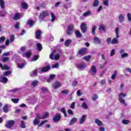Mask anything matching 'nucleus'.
<instances>
[{
	"label": "nucleus",
	"instance_id": "cd10ccee",
	"mask_svg": "<svg viewBox=\"0 0 131 131\" xmlns=\"http://www.w3.org/2000/svg\"><path fill=\"white\" fill-rule=\"evenodd\" d=\"M39 58V56H38V55H35L32 58L31 61H32V62H34V61H37V60H38Z\"/></svg>",
	"mask_w": 131,
	"mask_h": 131
},
{
	"label": "nucleus",
	"instance_id": "2f4dec72",
	"mask_svg": "<svg viewBox=\"0 0 131 131\" xmlns=\"http://www.w3.org/2000/svg\"><path fill=\"white\" fill-rule=\"evenodd\" d=\"M60 111L64 114V117H67V113H66V110L64 108V107L61 108Z\"/></svg>",
	"mask_w": 131,
	"mask_h": 131
},
{
	"label": "nucleus",
	"instance_id": "393cba45",
	"mask_svg": "<svg viewBox=\"0 0 131 131\" xmlns=\"http://www.w3.org/2000/svg\"><path fill=\"white\" fill-rule=\"evenodd\" d=\"M0 6L1 9L5 10V1L4 0H0Z\"/></svg>",
	"mask_w": 131,
	"mask_h": 131
},
{
	"label": "nucleus",
	"instance_id": "b1692460",
	"mask_svg": "<svg viewBox=\"0 0 131 131\" xmlns=\"http://www.w3.org/2000/svg\"><path fill=\"white\" fill-rule=\"evenodd\" d=\"M39 122H40V121H39V120L37 119V118H35L34 121H33L34 125H38L39 124Z\"/></svg>",
	"mask_w": 131,
	"mask_h": 131
},
{
	"label": "nucleus",
	"instance_id": "79ce46f5",
	"mask_svg": "<svg viewBox=\"0 0 131 131\" xmlns=\"http://www.w3.org/2000/svg\"><path fill=\"white\" fill-rule=\"evenodd\" d=\"M117 75V71H115L114 74L112 76V79H115V77H116V76Z\"/></svg>",
	"mask_w": 131,
	"mask_h": 131
},
{
	"label": "nucleus",
	"instance_id": "49530a36",
	"mask_svg": "<svg viewBox=\"0 0 131 131\" xmlns=\"http://www.w3.org/2000/svg\"><path fill=\"white\" fill-rule=\"evenodd\" d=\"M103 6L108 7V6H109V1H107V0L103 1Z\"/></svg>",
	"mask_w": 131,
	"mask_h": 131
},
{
	"label": "nucleus",
	"instance_id": "774afa93",
	"mask_svg": "<svg viewBox=\"0 0 131 131\" xmlns=\"http://www.w3.org/2000/svg\"><path fill=\"white\" fill-rule=\"evenodd\" d=\"M72 86H76L77 85V81H74L72 83Z\"/></svg>",
	"mask_w": 131,
	"mask_h": 131
},
{
	"label": "nucleus",
	"instance_id": "13d9d810",
	"mask_svg": "<svg viewBox=\"0 0 131 131\" xmlns=\"http://www.w3.org/2000/svg\"><path fill=\"white\" fill-rule=\"evenodd\" d=\"M121 58H125L126 57H128V54L126 53H124L121 55Z\"/></svg>",
	"mask_w": 131,
	"mask_h": 131
},
{
	"label": "nucleus",
	"instance_id": "37998d69",
	"mask_svg": "<svg viewBox=\"0 0 131 131\" xmlns=\"http://www.w3.org/2000/svg\"><path fill=\"white\" fill-rule=\"evenodd\" d=\"M99 4V0H95L93 3V7H98Z\"/></svg>",
	"mask_w": 131,
	"mask_h": 131
},
{
	"label": "nucleus",
	"instance_id": "6ab92c4d",
	"mask_svg": "<svg viewBox=\"0 0 131 131\" xmlns=\"http://www.w3.org/2000/svg\"><path fill=\"white\" fill-rule=\"evenodd\" d=\"M21 8L25 10H27V8H28V5L25 2H21Z\"/></svg>",
	"mask_w": 131,
	"mask_h": 131
},
{
	"label": "nucleus",
	"instance_id": "e433bc0d",
	"mask_svg": "<svg viewBox=\"0 0 131 131\" xmlns=\"http://www.w3.org/2000/svg\"><path fill=\"white\" fill-rule=\"evenodd\" d=\"M28 25L29 26H33L34 25V22L32 20H29L27 22Z\"/></svg>",
	"mask_w": 131,
	"mask_h": 131
},
{
	"label": "nucleus",
	"instance_id": "e2e57ef3",
	"mask_svg": "<svg viewBox=\"0 0 131 131\" xmlns=\"http://www.w3.org/2000/svg\"><path fill=\"white\" fill-rule=\"evenodd\" d=\"M52 68L53 69L59 68V63H56L55 64L53 65L52 67Z\"/></svg>",
	"mask_w": 131,
	"mask_h": 131
},
{
	"label": "nucleus",
	"instance_id": "de8ad7c7",
	"mask_svg": "<svg viewBox=\"0 0 131 131\" xmlns=\"http://www.w3.org/2000/svg\"><path fill=\"white\" fill-rule=\"evenodd\" d=\"M61 93L63 95H68V94H69V91L67 90H65L61 91Z\"/></svg>",
	"mask_w": 131,
	"mask_h": 131
},
{
	"label": "nucleus",
	"instance_id": "ea45409f",
	"mask_svg": "<svg viewBox=\"0 0 131 131\" xmlns=\"http://www.w3.org/2000/svg\"><path fill=\"white\" fill-rule=\"evenodd\" d=\"M96 29H97V27L96 26H93L92 32V34H93V35H95L96 34Z\"/></svg>",
	"mask_w": 131,
	"mask_h": 131
},
{
	"label": "nucleus",
	"instance_id": "4be33fe9",
	"mask_svg": "<svg viewBox=\"0 0 131 131\" xmlns=\"http://www.w3.org/2000/svg\"><path fill=\"white\" fill-rule=\"evenodd\" d=\"M21 17V14L16 13L13 17V20H18Z\"/></svg>",
	"mask_w": 131,
	"mask_h": 131
},
{
	"label": "nucleus",
	"instance_id": "5fc2aeb1",
	"mask_svg": "<svg viewBox=\"0 0 131 131\" xmlns=\"http://www.w3.org/2000/svg\"><path fill=\"white\" fill-rule=\"evenodd\" d=\"M48 122V120H45V121H42L38 125L39 127H41L42 126V125H43L45 124V123Z\"/></svg>",
	"mask_w": 131,
	"mask_h": 131
},
{
	"label": "nucleus",
	"instance_id": "39448f33",
	"mask_svg": "<svg viewBox=\"0 0 131 131\" xmlns=\"http://www.w3.org/2000/svg\"><path fill=\"white\" fill-rule=\"evenodd\" d=\"M73 29H74V27L73 25H70L68 28V30L67 33L68 35H71L73 33Z\"/></svg>",
	"mask_w": 131,
	"mask_h": 131
},
{
	"label": "nucleus",
	"instance_id": "20e7f679",
	"mask_svg": "<svg viewBox=\"0 0 131 131\" xmlns=\"http://www.w3.org/2000/svg\"><path fill=\"white\" fill-rule=\"evenodd\" d=\"M14 124H15V121L11 120L8 121L6 122V124L5 125L6 127H7V128H12V127H13V126H14Z\"/></svg>",
	"mask_w": 131,
	"mask_h": 131
},
{
	"label": "nucleus",
	"instance_id": "338daca9",
	"mask_svg": "<svg viewBox=\"0 0 131 131\" xmlns=\"http://www.w3.org/2000/svg\"><path fill=\"white\" fill-rule=\"evenodd\" d=\"M9 57H6L3 58V61L5 63L7 62V61H9Z\"/></svg>",
	"mask_w": 131,
	"mask_h": 131
},
{
	"label": "nucleus",
	"instance_id": "3c124183",
	"mask_svg": "<svg viewBox=\"0 0 131 131\" xmlns=\"http://www.w3.org/2000/svg\"><path fill=\"white\" fill-rule=\"evenodd\" d=\"M115 55V50L112 49L110 53V56L111 57H113Z\"/></svg>",
	"mask_w": 131,
	"mask_h": 131
},
{
	"label": "nucleus",
	"instance_id": "a18cd8bd",
	"mask_svg": "<svg viewBox=\"0 0 131 131\" xmlns=\"http://www.w3.org/2000/svg\"><path fill=\"white\" fill-rule=\"evenodd\" d=\"M12 73V71H7L4 73V76H8V75H9V74H11Z\"/></svg>",
	"mask_w": 131,
	"mask_h": 131
},
{
	"label": "nucleus",
	"instance_id": "603ef678",
	"mask_svg": "<svg viewBox=\"0 0 131 131\" xmlns=\"http://www.w3.org/2000/svg\"><path fill=\"white\" fill-rule=\"evenodd\" d=\"M6 40V37L5 36H2L0 38V43H2L4 42Z\"/></svg>",
	"mask_w": 131,
	"mask_h": 131
},
{
	"label": "nucleus",
	"instance_id": "0e129e2a",
	"mask_svg": "<svg viewBox=\"0 0 131 131\" xmlns=\"http://www.w3.org/2000/svg\"><path fill=\"white\" fill-rule=\"evenodd\" d=\"M55 60H59L60 59V55L59 54H57L55 55L54 57Z\"/></svg>",
	"mask_w": 131,
	"mask_h": 131
},
{
	"label": "nucleus",
	"instance_id": "09e8293b",
	"mask_svg": "<svg viewBox=\"0 0 131 131\" xmlns=\"http://www.w3.org/2000/svg\"><path fill=\"white\" fill-rule=\"evenodd\" d=\"M122 122L123 123V124H128V123H129V121L128 120H123L122 121Z\"/></svg>",
	"mask_w": 131,
	"mask_h": 131
},
{
	"label": "nucleus",
	"instance_id": "58836bf2",
	"mask_svg": "<svg viewBox=\"0 0 131 131\" xmlns=\"http://www.w3.org/2000/svg\"><path fill=\"white\" fill-rule=\"evenodd\" d=\"M91 11H87V12H85V13H84L83 14V17H88L89 16H90V15H91Z\"/></svg>",
	"mask_w": 131,
	"mask_h": 131
},
{
	"label": "nucleus",
	"instance_id": "4468645a",
	"mask_svg": "<svg viewBox=\"0 0 131 131\" xmlns=\"http://www.w3.org/2000/svg\"><path fill=\"white\" fill-rule=\"evenodd\" d=\"M53 89H58L61 86V83L59 81H56L55 83H54L52 85Z\"/></svg>",
	"mask_w": 131,
	"mask_h": 131
},
{
	"label": "nucleus",
	"instance_id": "bf43d9fd",
	"mask_svg": "<svg viewBox=\"0 0 131 131\" xmlns=\"http://www.w3.org/2000/svg\"><path fill=\"white\" fill-rule=\"evenodd\" d=\"M127 17L128 21L129 22H130V21H131V14L130 13H128L127 15Z\"/></svg>",
	"mask_w": 131,
	"mask_h": 131
},
{
	"label": "nucleus",
	"instance_id": "9b49d317",
	"mask_svg": "<svg viewBox=\"0 0 131 131\" xmlns=\"http://www.w3.org/2000/svg\"><path fill=\"white\" fill-rule=\"evenodd\" d=\"M86 66L85 65V63L83 62L82 63L79 64L77 66L78 69H79V70H83L84 68H85V67Z\"/></svg>",
	"mask_w": 131,
	"mask_h": 131
},
{
	"label": "nucleus",
	"instance_id": "5701e85b",
	"mask_svg": "<svg viewBox=\"0 0 131 131\" xmlns=\"http://www.w3.org/2000/svg\"><path fill=\"white\" fill-rule=\"evenodd\" d=\"M37 51H39V52H40L41 50H42V45L40 43H37Z\"/></svg>",
	"mask_w": 131,
	"mask_h": 131
},
{
	"label": "nucleus",
	"instance_id": "2eb2a0df",
	"mask_svg": "<svg viewBox=\"0 0 131 131\" xmlns=\"http://www.w3.org/2000/svg\"><path fill=\"white\" fill-rule=\"evenodd\" d=\"M85 119H86V115H83L82 118L80 119L79 124H82V123H84V121H85Z\"/></svg>",
	"mask_w": 131,
	"mask_h": 131
},
{
	"label": "nucleus",
	"instance_id": "9d476101",
	"mask_svg": "<svg viewBox=\"0 0 131 131\" xmlns=\"http://www.w3.org/2000/svg\"><path fill=\"white\" fill-rule=\"evenodd\" d=\"M124 17H125V15L123 14H121L119 16V23H123L124 22Z\"/></svg>",
	"mask_w": 131,
	"mask_h": 131
},
{
	"label": "nucleus",
	"instance_id": "7c9ffc66",
	"mask_svg": "<svg viewBox=\"0 0 131 131\" xmlns=\"http://www.w3.org/2000/svg\"><path fill=\"white\" fill-rule=\"evenodd\" d=\"M23 56H26L27 58H30V56H31V52L29 51L28 52L24 53L23 54Z\"/></svg>",
	"mask_w": 131,
	"mask_h": 131
},
{
	"label": "nucleus",
	"instance_id": "423d86ee",
	"mask_svg": "<svg viewBox=\"0 0 131 131\" xmlns=\"http://www.w3.org/2000/svg\"><path fill=\"white\" fill-rule=\"evenodd\" d=\"M90 74L92 76H95L97 74V68H96L95 66H93L90 71Z\"/></svg>",
	"mask_w": 131,
	"mask_h": 131
},
{
	"label": "nucleus",
	"instance_id": "412c9836",
	"mask_svg": "<svg viewBox=\"0 0 131 131\" xmlns=\"http://www.w3.org/2000/svg\"><path fill=\"white\" fill-rule=\"evenodd\" d=\"M0 82H2V83H7L8 82V78L6 77H3L0 80Z\"/></svg>",
	"mask_w": 131,
	"mask_h": 131
},
{
	"label": "nucleus",
	"instance_id": "f03ea898",
	"mask_svg": "<svg viewBox=\"0 0 131 131\" xmlns=\"http://www.w3.org/2000/svg\"><path fill=\"white\" fill-rule=\"evenodd\" d=\"M49 15L50 14H49V12H48V11H42L39 15V21L41 22V21L43 20L44 18H46V17H48V16H49Z\"/></svg>",
	"mask_w": 131,
	"mask_h": 131
},
{
	"label": "nucleus",
	"instance_id": "0eeeda50",
	"mask_svg": "<svg viewBox=\"0 0 131 131\" xmlns=\"http://www.w3.org/2000/svg\"><path fill=\"white\" fill-rule=\"evenodd\" d=\"M80 29L83 33H85V32H86V29H88V28L86 27L85 23H83L81 24Z\"/></svg>",
	"mask_w": 131,
	"mask_h": 131
},
{
	"label": "nucleus",
	"instance_id": "1a4fd4ad",
	"mask_svg": "<svg viewBox=\"0 0 131 131\" xmlns=\"http://www.w3.org/2000/svg\"><path fill=\"white\" fill-rule=\"evenodd\" d=\"M42 32L40 31V30H38L35 32V36L37 39H40V37H41V34Z\"/></svg>",
	"mask_w": 131,
	"mask_h": 131
},
{
	"label": "nucleus",
	"instance_id": "aec40b11",
	"mask_svg": "<svg viewBox=\"0 0 131 131\" xmlns=\"http://www.w3.org/2000/svg\"><path fill=\"white\" fill-rule=\"evenodd\" d=\"M85 52H86V48H82L79 50L78 54H79V55H83Z\"/></svg>",
	"mask_w": 131,
	"mask_h": 131
},
{
	"label": "nucleus",
	"instance_id": "ddd939ff",
	"mask_svg": "<svg viewBox=\"0 0 131 131\" xmlns=\"http://www.w3.org/2000/svg\"><path fill=\"white\" fill-rule=\"evenodd\" d=\"M93 41L94 43L97 45H100L101 43V39H100V38L97 36L94 37Z\"/></svg>",
	"mask_w": 131,
	"mask_h": 131
},
{
	"label": "nucleus",
	"instance_id": "6e6d98bb",
	"mask_svg": "<svg viewBox=\"0 0 131 131\" xmlns=\"http://www.w3.org/2000/svg\"><path fill=\"white\" fill-rule=\"evenodd\" d=\"M70 108H71V109H74L75 108V102H72L70 106Z\"/></svg>",
	"mask_w": 131,
	"mask_h": 131
},
{
	"label": "nucleus",
	"instance_id": "a211bd4d",
	"mask_svg": "<svg viewBox=\"0 0 131 131\" xmlns=\"http://www.w3.org/2000/svg\"><path fill=\"white\" fill-rule=\"evenodd\" d=\"M81 108H83V109L88 110L89 109V106L86 104V102H84L82 103V105L80 106Z\"/></svg>",
	"mask_w": 131,
	"mask_h": 131
},
{
	"label": "nucleus",
	"instance_id": "a19ab883",
	"mask_svg": "<svg viewBox=\"0 0 131 131\" xmlns=\"http://www.w3.org/2000/svg\"><path fill=\"white\" fill-rule=\"evenodd\" d=\"M24 66H25V64L24 63H17V67L19 68V69H22Z\"/></svg>",
	"mask_w": 131,
	"mask_h": 131
},
{
	"label": "nucleus",
	"instance_id": "c756f323",
	"mask_svg": "<svg viewBox=\"0 0 131 131\" xmlns=\"http://www.w3.org/2000/svg\"><path fill=\"white\" fill-rule=\"evenodd\" d=\"M7 14V11H6V10H2L1 11H0V16L1 17H5V16H6Z\"/></svg>",
	"mask_w": 131,
	"mask_h": 131
},
{
	"label": "nucleus",
	"instance_id": "f3484780",
	"mask_svg": "<svg viewBox=\"0 0 131 131\" xmlns=\"http://www.w3.org/2000/svg\"><path fill=\"white\" fill-rule=\"evenodd\" d=\"M50 69H51V67L50 66H48L47 67H45L42 68L41 70V72H47Z\"/></svg>",
	"mask_w": 131,
	"mask_h": 131
},
{
	"label": "nucleus",
	"instance_id": "f8f14e48",
	"mask_svg": "<svg viewBox=\"0 0 131 131\" xmlns=\"http://www.w3.org/2000/svg\"><path fill=\"white\" fill-rule=\"evenodd\" d=\"M76 122H77V118L74 117L70 120L69 125H73L75 123H76Z\"/></svg>",
	"mask_w": 131,
	"mask_h": 131
},
{
	"label": "nucleus",
	"instance_id": "bb28decb",
	"mask_svg": "<svg viewBox=\"0 0 131 131\" xmlns=\"http://www.w3.org/2000/svg\"><path fill=\"white\" fill-rule=\"evenodd\" d=\"M50 15L51 16V22H54L55 20H56V16L55 15V13L54 12H51L50 13Z\"/></svg>",
	"mask_w": 131,
	"mask_h": 131
},
{
	"label": "nucleus",
	"instance_id": "72a5a7b5",
	"mask_svg": "<svg viewBox=\"0 0 131 131\" xmlns=\"http://www.w3.org/2000/svg\"><path fill=\"white\" fill-rule=\"evenodd\" d=\"M30 74L31 76H37V70H34Z\"/></svg>",
	"mask_w": 131,
	"mask_h": 131
},
{
	"label": "nucleus",
	"instance_id": "8fccbe9b",
	"mask_svg": "<svg viewBox=\"0 0 131 131\" xmlns=\"http://www.w3.org/2000/svg\"><path fill=\"white\" fill-rule=\"evenodd\" d=\"M9 69H10V67H9L7 64H5L2 69L3 70H9Z\"/></svg>",
	"mask_w": 131,
	"mask_h": 131
},
{
	"label": "nucleus",
	"instance_id": "a878e982",
	"mask_svg": "<svg viewBox=\"0 0 131 131\" xmlns=\"http://www.w3.org/2000/svg\"><path fill=\"white\" fill-rule=\"evenodd\" d=\"M75 34L76 37H81V36H82L81 33H80V31H76L75 32Z\"/></svg>",
	"mask_w": 131,
	"mask_h": 131
},
{
	"label": "nucleus",
	"instance_id": "6e6552de",
	"mask_svg": "<svg viewBox=\"0 0 131 131\" xmlns=\"http://www.w3.org/2000/svg\"><path fill=\"white\" fill-rule=\"evenodd\" d=\"M60 119H61V115L59 114H56L53 118V120L54 122L60 121Z\"/></svg>",
	"mask_w": 131,
	"mask_h": 131
},
{
	"label": "nucleus",
	"instance_id": "473e14b6",
	"mask_svg": "<svg viewBox=\"0 0 131 131\" xmlns=\"http://www.w3.org/2000/svg\"><path fill=\"white\" fill-rule=\"evenodd\" d=\"M107 28L103 25H101L99 26V30H103V31H106V29Z\"/></svg>",
	"mask_w": 131,
	"mask_h": 131
},
{
	"label": "nucleus",
	"instance_id": "f704fd0d",
	"mask_svg": "<svg viewBox=\"0 0 131 131\" xmlns=\"http://www.w3.org/2000/svg\"><path fill=\"white\" fill-rule=\"evenodd\" d=\"M3 110L5 113L9 112V107L8 106V104H6L4 106Z\"/></svg>",
	"mask_w": 131,
	"mask_h": 131
},
{
	"label": "nucleus",
	"instance_id": "052dcab7",
	"mask_svg": "<svg viewBox=\"0 0 131 131\" xmlns=\"http://www.w3.org/2000/svg\"><path fill=\"white\" fill-rule=\"evenodd\" d=\"M83 59L86 61H89L90 59H91V56L90 55L86 56L83 57Z\"/></svg>",
	"mask_w": 131,
	"mask_h": 131
},
{
	"label": "nucleus",
	"instance_id": "7ed1b4c3",
	"mask_svg": "<svg viewBox=\"0 0 131 131\" xmlns=\"http://www.w3.org/2000/svg\"><path fill=\"white\" fill-rule=\"evenodd\" d=\"M126 94L122 93H120L119 95V101L121 103V104H123L125 106H127V104L125 103V100L123 99V98L126 97Z\"/></svg>",
	"mask_w": 131,
	"mask_h": 131
},
{
	"label": "nucleus",
	"instance_id": "680f3d73",
	"mask_svg": "<svg viewBox=\"0 0 131 131\" xmlns=\"http://www.w3.org/2000/svg\"><path fill=\"white\" fill-rule=\"evenodd\" d=\"M20 26V23H16L14 25V27L16 28V29H19V26Z\"/></svg>",
	"mask_w": 131,
	"mask_h": 131
},
{
	"label": "nucleus",
	"instance_id": "4d7b16f0",
	"mask_svg": "<svg viewBox=\"0 0 131 131\" xmlns=\"http://www.w3.org/2000/svg\"><path fill=\"white\" fill-rule=\"evenodd\" d=\"M41 91L42 93H47V92H48L49 90L46 88H41Z\"/></svg>",
	"mask_w": 131,
	"mask_h": 131
},
{
	"label": "nucleus",
	"instance_id": "c9c22d12",
	"mask_svg": "<svg viewBox=\"0 0 131 131\" xmlns=\"http://www.w3.org/2000/svg\"><path fill=\"white\" fill-rule=\"evenodd\" d=\"M38 84V81L34 80L32 81L31 83V85H32V86H33L34 88H35V86L37 85Z\"/></svg>",
	"mask_w": 131,
	"mask_h": 131
},
{
	"label": "nucleus",
	"instance_id": "4c0bfd02",
	"mask_svg": "<svg viewBox=\"0 0 131 131\" xmlns=\"http://www.w3.org/2000/svg\"><path fill=\"white\" fill-rule=\"evenodd\" d=\"M20 127L21 128H26V125H25V123H24L23 120L20 121Z\"/></svg>",
	"mask_w": 131,
	"mask_h": 131
},
{
	"label": "nucleus",
	"instance_id": "dca6fc26",
	"mask_svg": "<svg viewBox=\"0 0 131 131\" xmlns=\"http://www.w3.org/2000/svg\"><path fill=\"white\" fill-rule=\"evenodd\" d=\"M95 122L98 126H102V125H103V122L100 121L98 119H96L95 120Z\"/></svg>",
	"mask_w": 131,
	"mask_h": 131
},
{
	"label": "nucleus",
	"instance_id": "c03bdc74",
	"mask_svg": "<svg viewBox=\"0 0 131 131\" xmlns=\"http://www.w3.org/2000/svg\"><path fill=\"white\" fill-rule=\"evenodd\" d=\"M98 96L97 94H93L92 96V100L93 101H96V100L98 99Z\"/></svg>",
	"mask_w": 131,
	"mask_h": 131
},
{
	"label": "nucleus",
	"instance_id": "c85d7f7f",
	"mask_svg": "<svg viewBox=\"0 0 131 131\" xmlns=\"http://www.w3.org/2000/svg\"><path fill=\"white\" fill-rule=\"evenodd\" d=\"M71 42H72V40H71V39H68V40L64 42V46L66 47H69V46L70 45V43H71Z\"/></svg>",
	"mask_w": 131,
	"mask_h": 131
},
{
	"label": "nucleus",
	"instance_id": "f257e3e1",
	"mask_svg": "<svg viewBox=\"0 0 131 131\" xmlns=\"http://www.w3.org/2000/svg\"><path fill=\"white\" fill-rule=\"evenodd\" d=\"M119 28H116V38H114L111 41L112 45H115V43H118V39L119 38Z\"/></svg>",
	"mask_w": 131,
	"mask_h": 131
},
{
	"label": "nucleus",
	"instance_id": "69168bd1",
	"mask_svg": "<svg viewBox=\"0 0 131 131\" xmlns=\"http://www.w3.org/2000/svg\"><path fill=\"white\" fill-rule=\"evenodd\" d=\"M11 101L13 102V103H18V102H19V99L12 98Z\"/></svg>",
	"mask_w": 131,
	"mask_h": 131
},
{
	"label": "nucleus",
	"instance_id": "864d4df0",
	"mask_svg": "<svg viewBox=\"0 0 131 131\" xmlns=\"http://www.w3.org/2000/svg\"><path fill=\"white\" fill-rule=\"evenodd\" d=\"M15 39V36L14 35H12L10 38V42H13Z\"/></svg>",
	"mask_w": 131,
	"mask_h": 131
}]
</instances>
